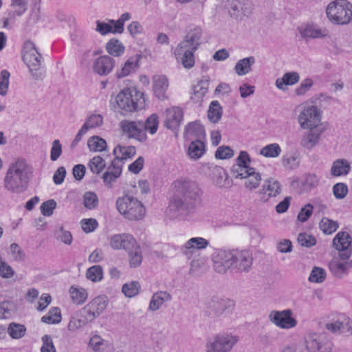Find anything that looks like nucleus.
Segmentation results:
<instances>
[{"instance_id":"55","label":"nucleus","mask_w":352,"mask_h":352,"mask_svg":"<svg viewBox=\"0 0 352 352\" xmlns=\"http://www.w3.org/2000/svg\"><path fill=\"white\" fill-rule=\"evenodd\" d=\"M319 138V134H315L313 132H309L307 135L302 138L301 144L305 148H311L316 144Z\"/></svg>"},{"instance_id":"40","label":"nucleus","mask_w":352,"mask_h":352,"mask_svg":"<svg viewBox=\"0 0 352 352\" xmlns=\"http://www.w3.org/2000/svg\"><path fill=\"white\" fill-rule=\"evenodd\" d=\"M61 320L60 310L58 307L52 308L47 314L41 318V321L46 324H57Z\"/></svg>"},{"instance_id":"13","label":"nucleus","mask_w":352,"mask_h":352,"mask_svg":"<svg viewBox=\"0 0 352 352\" xmlns=\"http://www.w3.org/2000/svg\"><path fill=\"white\" fill-rule=\"evenodd\" d=\"M352 239L346 232H339L333 239V248L339 252H343L341 257L349 258L352 254Z\"/></svg>"},{"instance_id":"1","label":"nucleus","mask_w":352,"mask_h":352,"mask_svg":"<svg viewBox=\"0 0 352 352\" xmlns=\"http://www.w3.org/2000/svg\"><path fill=\"white\" fill-rule=\"evenodd\" d=\"M172 191L168 206L170 210H188L199 202L201 190L195 182L177 179L172 185Z\"/></svg>"},{"instance_id":"31","label":"nucleus","mask_w":352,"mask_h":352,"mask_svg":"<svg viewBox=\"0 0 352 352\" xmlns=\"http://www.w3.org/2000/svg\"><path fill=\"white\" fill-rule=\"evenodd\" d=\"M125 47L118 39L112 38L106 45L107 52L115 57L120 56L124 52Z\"/></svg>"},{"instance_id":"7","label":"nucleus","mask_w":352,"mask_h":352,"mask_svg":"<svg viewBox=\"0 0 352 352\" xmlns=\"http://www.w3.org/2000/svg\"><path fill=\"white\" fill-rule=\"evenodd\" d=\"M202 33V29L199 26L190 28L184 40L175 48V56H180L186 48L197 50L201 43Z\"/></svg>"},{"instance_id":"62","label":"nucleus","mask_w":352,"mask_h":352,"mask_svg":"<svg viewBox=\"0 0 352 352\" xmlns=\"http://www.w3.org/2000/svg\"><path fill=\"white\" fill-rule=\"evenodd\" d=\"M43 345L41 349V352H56L53 344L52 338L48 335H45L42 338Z\"/></svg>"},{"instance_id":"38","label":"nucleus","mask_w":352,"mask_h":352,"mask_svg":"<svg viewBox=\"0 0 352 352\" xmlns=\"http://www.w3.org/2000/svg\"><path fill=\"white\" fill-rule=\"evenodd\" d=\"M196 50H192L190 49H184L183 53L179 56L178 57H176L177 59H180L182 64L183 66L186 69H190L195 65V56H194V52Z\"/></svg>"},{"instance_id":"10","label":"nucleus","mask_w":352,"mask_h":352,"mask_svg":"<svg viewBox=\"0 0 352 352\" xmlns=\"http://www.w3.org/2000/svg\"><path fill=\"white\" fill-rule=\"evenodd\" d=\"M120 127L122 133L129 138H133L140 142L146 140V134L140 121L124 120L120 122Z\"/></svg>"},{"instance_id":"22","label":"nucleus","mask_w":352,"mask_h":352,"mask_svg":"<svg viewBox=\"0 0 352 352\" xmlns=\"http://www.w3.org/2000/svg\"><path fill=\"white\" fill-rule=\"evenodd\" d=\"M114 67V60L108 56H101L94 63V71L100 75L105 76L109 74Z\"/></svg>"},{"instance_id":"36","label":"nucleus","mask_w":352,"mask_h":352,"mask_svg":"<svg viewBox=\"0 0 352 352\" xmlns=\"http://www.w3.org/2000/svg\"><path fill=\"white\" fill-rule=\"evenodd\" d=\"M88 166L94 174L99 175L105 168L106 162L101 156L97 155L94 156L89 160Z\"/></svg>"},{"instance_id":"3","label":"nucleus","mask_w":352,"mask_h":352,"mask_svg":"<svg viewBox=\"0 0 352 352\" xmlns=\"http://www.w3.org/2000/svg\"><path fill=\"white\" fill-rule=\"evenodd\" d=\"M28 168L24 160L18 159L11 164L4 178L5 188L12 192L21 191L27 183Z\"/></svg>"},{"instance_id":"25","label":"nucleus","mask_w":352,"mask_h":352,"mask_svg":"<svg viewBox=\"0 0 352 352\" xmlns=\"http://www.w3.org/2000/svg\"><path fill=\"white\" fill-rule=\"evenodd\" d=\"M184 133L188 138H201L206 135L205 129L199 121L189 123L185 127Z\"/></svg>"},{"instance_id":"20","label":"nucleus","mask_w":352,"mask_h":352,"mask_svg":"<svg viewBox=\"0 0 352 352\" xmlns=\"http://www.w3.org/2000/svg\"><path fill=\"white\" fill-rule=\"evenodd\" d=\"M280 192V185L279 182L273 178L267 179L260 192L261 200L263 202L267 201L270 198L275 197Z\"/></svg>"},{"instance_id":"34","label":"nucleus","mask_w":352,"mask_h":352,"mask_svg":"<svg viewBox=\"0 0 352 352\" xmlns=\"http://www.w3.org/2000/svg\"><path fill=\"white\" fill-rule=\"evenodd\" d=\"M254 63V58L252 56L243 58L239 60L235 65V71L239 76H243L248 74L252 65Z\"/></svg>"},{"instance_id":"8","label":"nucleus","mask_w":352,"mask_h":352,"mask_svg":"<svg viewBox=\"0 0 352 352\" xmlns=\"http://www.w3.org/2000/svg\"><path fill=\"white\" fill-rule=\"evenodd\" d=\"M321 115L316 107L309 106L303 109L298 116V121L304 129H312L319 125Z\"/></svg>"},{"instance_id":"16","label":"nucleus","mask_w":352,"mask_h":352,"mask_svg":"<svg viewBox=\"0 0 352 352\" xmlns=\"http://www.w3.org/2000/svg\"><path fill=\"white\" fill-rule=\"evenodd\" d=\"M135 239L129 234H114L110 238V246L114 250H130L135 245Z\"/></svg>"},{"instance_id":"42","label":"nucleus","mask_w":352,"mask_h":352,"mask_svg":"<svg viewBox=\"0 0 352 352\" xmlns=\"http://www.w3.org/2000/svg\"><path fill=\"white\" fill-rule=\"evenodd\" d=\"M222 115V109L217 101H212L210 105L208 110V118L214 123L217 122Z\"/></svg>"},{"instance_id":"37","label":"nucleus","mask_w":352,"mask_h":352,"mask_svg":"<svg viewBox=\"0 0 352 352\" xmlns=\"http://www.w3.org/2000/svg\"><path fill=\"white\" fill-rule=\"evenodd\" d=\"M170 294L166 292H157L153 296L149 307L151 310H157L165 301L170 300Z\"/></svg>"},{"instance_id":"28","label":"nucleus","mask_w":352,"mask_h":352,"mask_svg":"<svg viewBox=\"0 0 352 352\" xmlns=\"http://www.w3.org/2000/svg\"><path fill=\"white\" fill-rule=\"evenodd\" d=\"M69 294L72 302L78 305H82L88 298V294L86 289L74 286L70 287Z\"/></svg>"},{"instance_id":"44","label":"nucleus","mask_w":352,"mask_h":352,"mask_svg":"<svg viewBox=\"0 0 352 352\" xmlns=\"http://www.w3.org/2000/svg\"><path fill=\"white\" fill-rule=\"evenodd\" d=\"M86 277L92 282H99L103 278V270L100 265H94L87 269Z\"/></svg>"},{"instance_id":"24","label":"nucleus","mask_w":352,"mask_h":352,"mask_svg":"<svg viewBox=\"0 0 352 352\" xmlns=\"http://www.w3.org/2000/svg\"><path fill=\"white\" fill-rule=\"evenodd\" d=\"M140 58L141 55L140 54H135L129 58L124 63L122 69L117 72V77L121 78L129 75L132 72H134L139 65Z\"/></svg>"},{"instance_id":"48","label":"nucleus","mask_w":352,"mask_h":352,"mask_svg":"<svg viewBox=\"0 0 352 352\" xmlns=\"http://www.w3.org/2000/svg\"><path fill=\"white\" fill-rule=\"evenodd\" d=\"M111 21L108 23L97 21L96 30L102 35L109 33L118 34V32L116 31L115 23H112Z\"/></svg>"},{"instance_id":"41","label":"nucleus","mask_w":352,"mask_h":352,"mask_svg":"<svg viewBox=\"0 0 352 352\" xmlns=\"http://www.w3.org/2000/svg\"><path fill=\"white\" fill-rule=\"evenodd\" d=\"M26 328L24 325L12 322L8 328V333L13 339H19L24 336Z\"/></svg>"},{"instance_id":"35","label":"nucleus","mask_w":352,"mask_h":352,"mask_svg":"<svg viewBox=\"0 0 352 352\" xmlns=\"http://www.w3.org/2000/svg\"><path fill=\"white\" fill-rule=\"evenodd\" d=\"M299 80V76L296 72H289L285 74L283 78H278L276 85L278 88L283 89L285 85H293Z\"/></svg>"},{"instance_id":"59","label":"nucleus","mask_w":352,"mask_h":352,"mask_svg":"<svg viewBox=\"0 0 352 352\" xmlns=\"http://www.w3.org/2000/svg\"><path fill=\"white\" fill-rule=\"evenodd\" d=\"M298 241L302 246L311 247L316 245V239L307 233H300L298 236Z\"/></svg>"},{"instance_id":"14","label":"nucleus","mask_w":352,"mask_h":352,"mask_svg":"<svg viewBox=\"0 0 352 352\" xmlns=\"http://www.w3.org/2000/svg\"><path fill=\"white\" fill-rule=\"evenodd\" d=\"M270 320L282 329H290L296 325V320L292 317L291 310L273 311L270 314Z\"/></svg>"},{"instance_id":"6","label":"nucleus","mask_w":352,"mask_h":352,"mask_svg":"<svg viewBox=\"0 0 352 352\" xmlns=\"http://www.w3.org/2000/svg\"><path fill=\"white\" fill-rule=\"evenodd\" d=\"M116 207L120 214L130 220L141 219L145 214V208L142 202L129 196L118 198Z\"/></svg>"},{"instance_id":"39","label":"nucleus","mask_w":352,"mask_h":352,"mask_svg":"<svg viewBox=\"0 0 352 352\" xmlns=\"http://www.w3.org/2000/svg\"><path fill=\"white\" fill-rule=\"evenodd\" d=\"M350 170L349 163L344 160L336 161L331 168V173L334 176L346 175Z\"/></svg>"},{"instance_id":"61","label":"nucleus","mask_w":352,"mask_h":352,"mask_svg":"<svg viewBox=\"0 0 352 352\" xmlns=\"http://www.w3.org/2000/svg\"><path fill=\"white\" fill-rule=\"evenodd\" d=\"M56 206V203L54 199H50L45 201L41 206V213L44 216H50Z\"/></svg>"},{"instance_id":"53","label":"nucleus","mask_w":352,"mask_h":352,"mask_svg":"<svg viewBox=\"0 0 352 352\" xmlns=\"http://www.w3.org/2000/svg\"><path fill=\"white\" fill-rule=\"evenodd\" d=\"M83 203L85 207L89 210L96 208L98 204L96 194L92 192H86L83 196Z\"/></svg>"},{"instance_id":"11","label":"nucleus","mask_w":352,"mask_h":352,"mask_svg":"<svg viewBox=\"0 0 352 352\" xmlns=\"http://www.w3.org/2000/svg\"><path fill=\"white\" fill-rule=\"evenodd\" d=\"M109 300L107 296L100 295L94 298L83 308L87 320L91 321L98 317L107 308Z\"/></svg>"},{"instance_id":"12","label":"nucleus","mask_w":352,"mask_h":352,"mask_svg":"<svg viewBox=\"0 0 352 352\" xmlns=\"http://www.w3.org/2000/svg\"><path fill=\"white\" fill-rule=\"evenodd\" d=\"M331 322L326 324V328L336 333L341 331L342 333H352V320L344 314L331 315Z\"/></svg>"},{"instance_id":"49","label":"nucleus","mask_w":352,"mask_h":352,"mask_svg":"<svg viewBox=\"0 0 352 352\" xmlns=\"http://www.w3.org/2000/svg\"><path fill=\"white\" fill-rule=\"evenodd\" d=\"M236 162L239 166L237 174H239V172L242 173L244 171V170H249V168H251L248 166V164L250 162V156L245 151L240 152V154L237 157Z\"/></svg>"},{"instance_id":"32","label":"nucleus","mask_w":352,"mask_h":352,"mask_svg":"<svg viewBox=\"0 0 352 352\" xmlns=\"http://www.w3.org/2000/svg\"><path fill=\"white\" fill-rule=\"evenodd\" d=\"M129 251V262L131 267H137L142 261V254L140 247L135 242V245Z\"/></svg>"},{"instance_id":"17","label":"nucleus","mask_w":352,"mask_h":352,"mask_svg":"<svg viewBox=\"0 0 352 352\" xmlns=\"http://www.w3.org/2000/svg\"><path fill=\"white\" fill-rule=\"evenodd\" d=\"M169 81L164 75H155L153 77V91L156 98L160 100L168 98Z\"/></svg>"},{"instance_id":"56","label":"nucleus","mask_w":352,"mask_h":352,"mask_svg":"<svg viewBox=\"0 0 352 352\" xmlns=\"http://www.w3.org/2000/svg\"><path fill=\"white\" fill-rule=\"evenodd\" d=\"M10 73L3 70L0 73V95L6 96L9 87Z\"/></svg>"},{"instance_id":"50","label":"nucleus","mask_w":352,"mask_h":352,"mask_svg":"<svg viewBox=\"0 0 352 352\" xmlns=\"http://www.w3.org/2000/svg\"><path fill=\"white\" fill-rule=\"evenodd\" d=\"M314 206L311 204H307L299 211L297 219L298 221L304 223L306 222L313 214Z\"/></svg>"},{"instance_id":"18","label":"nucleus","mask_w":352,"mask_h":352,"mask_svg":"<svg viewBox=\"0 0 352 352\" xmlns=\"http://www.w3.org/2000/svg\"><path fill=\"white\" fill-rule=\"evenodd\" d=\"M236 341V338L231 336L217 337L215 342L207 346V352H227Z\"/></svg>"},{"instance_id":"29","label":"nucleus","mask_w":352,"mask_h":352,"mask_svg":"<svg viewBox=\"0 0 352 352\" xmlns=\"http://www.w3.org/2000/svg\"><path fill=\"white\" fill-rule=\"evenodd\" d=\"M103 123L102 116L100 114L90 116L80 129L79 135H84L89 129L100 126Z\"/></svg>"},{"instance_id":"33","label":"nucleus","mask_w":352,"mask_h":352,"mask_svg":"<svg viewBox=\"0 0 352 352\" xmlns=\"http://www.w3.org/2000/svg\"><path fill=\"white\" fill-rule=\"evenodd\" d=\"M89 149L93 152H102L106 150L107 144L106 141L99 136H92L87 141Z\"/></svg>"},{"instance_id":"4","label":"nucleus","mask_w":352,"mask_h":352,"mask_svg":"<svg viewBox=\"0 0 352 352\" xmlns=\"http://www.w3.org/2000/svg\"><path fill=\"white\" fill-rule=\"evenodd\" d=\"M118 108L125 112H134L145 104L144 94L135 87H126L116 96Z\"/></svg>"},{"instance_id":"19","label":"nucleus","mask_w":352,"mask_h":352,"mask_svg":"<svg viewBox=\"0 0 352 352\" xmlns=\"http://www.w3.org/2000/svg\"><path fill=\"white\" fill-rule=\"evenodd\" d=\"M122 172V166L119 162L112 160L107 170L103 173L102 179L104 185L107 188H112L113 184L120 177Z\"/></svg>"},{"instance_id":"51","label":"nucleus","mask_w":352,"mask_h":352,"mask_svg":"<svg viewBox=\"0 0 352 352\" xmlns=\"http://www.w3.org/2000/svg\"><path fill=\"white\" fill-rule=\"evenodd\" d=\"M326 278V272L324 269L314 267L309 275V280L313 283H322Z\"/></svg>"},{"instance_id":"43","label":"nucleus","mask_w":352,"mask_h":352,"mask_svg":"<svg viewBox=\"0 0 352 352\" xmlns=\"http://www.w3.org/2000/svg\"><path fill=\"white\" fill-rule=\"evenodd\" d=\"M159 117L156 113H153L147 118L144 122V131H148L150 134H155L159 126Z\"/></svg>"},{"instance_id":"23","label":"nucleus","mask_w":352,"mask_h":352,"mask_svg":"<svg viewBox=\"0 0 352 352\" xmlns=\"http://www.w3.org/2000/svg\"><path fill=\"white\" fill-rule=\"evenodd\" d=\"M238 176L245 179V186L249 190L258 188L261 180L260 174L256 173L254 168L244 170L242 173L239 172Z\"/></svg>"},{"instance_id":"58","label":"nucleus","mask_w":352,"mask_h":352,"mask_svg":"<svg viewBox=\"0 0 352 352\" xmlns=\"http://www.w3.org/2000/svg\"><path fill=\"white\" fill-rule=\"evenodd\" d=\"M80 225L82 230L86 233L94 232L98 226V221L93 218L81 220Z\"/></svg>"},{"instance_id":"63","label":"nucleus","mask_w":352,"mask_h":352,"mask_svg":"<svg viewBox=\"0 0 352 352\" xmlns=\"http://www.w3.org/2000/svg\"><path fill=\"white\" fill-rule=\"evenodd\" d=\"M144 164V159L139 157L135 161L129 164L128 170L133 174H138L143 168Z\"/></svg>"},{"instance_id":"45","label":"nucleus","mask_w":352,"mask_h":352,"mask_svg":"<svg viewBox=\"0 0 352 352\" xmlns=\"http://www.w3.org/2000/svg\"><path fill=\"white\" fill-rule=\"evenodd\" d=\"M281 153L280 146L276 144H270L261 148L260 154L265 157H276Z\"/></svg>"},{"instance_id":"47","label":"nucleus","mask_w":352,"mask_h":352,"mask_svg":"<svg viewBox=\"0 0 352 352\" xmlns=\"http://www.w3.org/2000/svg\"><path fill=\"white\" fill-rule=\"evenodd\" d=\"M140 285L138 281H132L130 283H125L123 285L122 291L124 294L131 298L136 296L140 291Z\"/></svg>"},{"instance_id":"60","label":"nucleus","mask_w":352,"mask_h":352,"mask_svg":"<svg viewBox=\"0 0 352 352\" xmlns=\"http://www.w3.org/2000/svg\"><path fill=\"white\" fill-rule=\"evenodd\" d=\"M333 192L336 198L343 199L348 192L347 186L343 183H338L333 186Z\"/></svg>"},{"instance_id":"54","label":"nucleus","mask_w":352,"mask_h":352,"mask_svg":"<svg viewBox=\"0 0 352 352\" xmlns=\"http://www.w3.org/2000/svg\"><path fill=\"white\" fill-rule=\"evenodd\" d=\"M299 32L304 38H318L322 36L320 30L315 29L311 25H307L304 28L301 27Z\"/></svg>"},{"instance_id":"64","label":"nucleus","mask_w":352,"mask_h":352,"mask_svg":"<svg viewBox=\"0 0 352 352\" xmlns=\"http://www.w3.org/2000/svg\"><path fill=\"white\" fill-rule=\"evenodd\" d=\"M15 272L13 268L6 261L0 265V276L3 278H10L14 276Z\"/></svg>"},{"instance_id":"15","label":"nucleus","mask_w":352,"mask_h":352,"mask_svg":"<svg viewBox=\"0 0 352 352\" xmlns=\"http://www.w3.org/2000/svg\"><path fill=\"white\" fill-rule=\"evenodd\" d=\"M184 118V111L182 108L172 107L166 110L164 126L173 131L177 130L181 125Z\"/></svg>"},{"instance_id":"46","label":"nucleus","mask_w":352,"mask_h":352,"mask_svg":"<svg viewBox=\"0 0 352 352\" xmlns=\"http://www.w3.org/2000/svg\"><path fill=\"white\" fill-rule=\"evenodd\" d=\"M320 230L327 234H331L338 228V223L328 218L324 217L320 222Z\"/></svg>"},{"instance_id":"5","label":"nucleus","mask_w":352,"mask_h":352,"mask_svg":"<svg viewBox=\"0 0 352 352\" xmlns=\"http://www.w3.org/2000/svg\"><path fill=\"white\" fill-rule=\"evenodd\" d=\"M329 19L336 24H347L352 20V4L346 0H336L327 7Z\"/></svg>"},{"instance_id":"26","label":"nucleus","mask_w":352,"mask_h":352,"mask_svg":"<svg viewBox=\"0 0 352 352\" xmlns=\"http://www.w3.org/2000/svg\"><path fill=\"white\" fill-rule=\"evenodd\" d=\"M136 153L135 148L133 146L118 145L113 149L115 159L113 160H124L131 158Z\"/></svg>"},{"instance_id":"9","label":"nucleus","mask_w":352,"mask_h":352,"mask_svg":"<svg viewBox=\"0 0 352 352\" xmlns=\"http://www.w3.org/2000/svg\"><path fill=\"white\" fill-rule=\"evenodd\" d=\"M23 60L31 71L37 70L41 64V55L37 51L34 44L27 41L23 44Z\"/></svg>"},{"instance_id":"21","label":"nucleus","mask_w":352,"mask_h":352,"mask_svg":"<svg viewBox=\"0 0 352 352\" xmlns=\"http://www.w3.org/2000/svg\"><path fill=\"white\" fill-rule=\"evenodd\" d=\"M305 344L309 352H330L332 346L330 342H320L316 333L309 334L306 338Z\"/></svg>"},{"instance_id":"2","label":"nucleus","mask_w":352,"mask_h":352,"mask_svg":"<svg viewBox=\"0 0 352 352\" xmlns=\"http://www.w3.org/2000/svg\"><path fill=\"white\" fill-rule=\"evenodd\" d=\"M219 259L214 263V269L218 273H226L230 268L248 272L252 265V255L249 250L232 249L221 252Z\"/></svg>"},{"instance_id":"52","label":"nucleus","mask_w":352,"mask_h":352,"mask_svg":"<svg viewBox=\"0 0 352 352\" xmlns=\"http://www.w3.org/2000/svg\"><path fill=\"white\" fill-rule=\"evenodd\" d=\"M208 245V242L206 239L201 237H195L189 239L186 244V248L188 249L190 248H197V249H204L206 248Z\"/></svg>"},{"instance_id":"27","label":"nucleus","mask_w":352,"mask_h":352,"mask_svg":"<svg viewBox=\"0 0 352 352\" xmlns=\"http://www.w3.org/2000/svg\"><path fill=\"white\" fill-rule=\"evenodd\" d=\"M206 152L205 144L200 140L192 141L188 146V154L191 159L198 160Z\"/></svg>"},{"instance_id":"30","label":"nucleus","mask_w":352,"mask_h":352,"mask_svg":"<svg viewBox=\"0 0 352 352\" xmlns=\"http://www.w3.org/2000/svg\"><path fill=\"white\" fill-rule=\"evenodd\" d=\"M352 267V262L333 261L329 263L331 272L336 276H342Z\"/></svg>"},{"instance_id":"57","label":"nucleus","mask_w":352,"mask_h":352,"mask_svg":"<svg viewBox=\"0 0 352 352\" xmlns=\"http://www.w3.org/2000/svg\"><path fill=\"white\" fill-rule=\"evenodd\" d=\"M233 155V150L228 146H221L215 152V157L220 160L230 159Z\"/></svg>"}]
</instances>
